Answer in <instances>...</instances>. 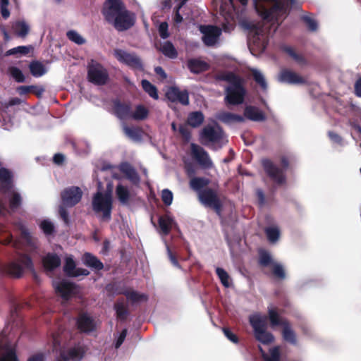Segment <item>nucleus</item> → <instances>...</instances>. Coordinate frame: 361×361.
Instances as JSON below:
<instances>
[{
  "label": "nucleus",
  "instance_id": "nucleus-24",
  "mask_svg": "<svg viewBox=\"0 0 361 361\" xmlns=\"http://www.w3.org/2000/svg\"><path fill=\"white\" fill-rule=\"evenodd\" d=\"M76 288L77 286L74 283L62 281L56 286V291L63 300H68L75 294Z\"/></svg>",
  "mask_w": 361,
  "mask_h": 361
},
{
  "label": "nucleus",
  "instance_id": "nucleus-54",
  "mask_svg": "<svg viewBox=\"0 0 361 361\" xmlns=\"http://www.w3.org/2000/svg\"><path fill=\"white\" fill-rule=\"evenodd\" d=\"M302 20L307 25L308 30L314 32L318 28V24L316 20L307 16H302Z\"/></svg>",
  "mask_w": 361,
  "mask_h": 361
},
{
  "label": "nucleus",
  "instance_id": "nucleus-30",
  "mask_svg": "<svg viewBox=\"0 0 361 361\" xmlns=\"http://www.w3.org/2000/svg\"><path fill=\"white\" fill-rule=\"evenodd\" d=\"M60 257L56 253H47L42 258V264L47 271H53L61 265Z\"/></svg>",
  "mask_w": 361,
  "mask_h": 361
},
{
  "label": "nucleus",
  "instance_id": "nucleus-53",
  "mask_svg": "<svg viewBox=\"0 0 361 361\" xmlns=\"http://www.w3.org/2000/svg\"><path fill=\"white\" fill-rule=\"evenodd\" d=\"M178 131L185 142H190L191 140V132L185 125L180 124L178 128Z\"/></svg>",
  "mask_w": 361,
  "mask_h": 361
},
{
  "label": "nucleus",
  "instance_id": "nucleus-13",
  "mask_svg": "<svg viewBox=\"0 0 361 361\" xmlns=\"http://www.w3.org/2000/svg\"><path fill=\"white\" fill-rule=\"evenodd\" d=\"M114 56L121 63H123L132 69L143 71L142 60L135 53H128L127 51L116 49L114 51Z\"/></svg>",
  "mask_w": 361,
  "mask_h": 361
},
{
  "label": "nucleus",
  "instance_id": "nucleus-20",
  "mask_svg": "<svg viewBox=\"0 0 361 361\" xmlns=\"http://www.w3.org/2000/svg\"><path fill=\"white\" fill-rule=\"evenodd\" d=\"M113 110L116 116L120 120L130 118L132 114L131 103L115 99L113 102Z\"/></svg>",
  "mask_w": 361,
  "mask_h": 361
},
{
  "label": "nucleus",
  "instance_id": "nucleus-19",
  "mask_svg": "<svg viewBox=\"0 0 361 361\" xmlns=\"http://www.w3.org/2000/svg\"><path fill=\"white\" fill-rule=\"evenodd\" d=\"M166 97L171 102H179L184 106H187L190 103L188 90H180L176 86L170 87L166 92Z\"/></svg>",
  "mask_w": 361,
  "mask_h": 361
},
{
  "label": "nucleus",
  "instance_id": "nucleus-4",
  "mask_svg": "<svg viewBox=\"0 0 361 361\" xmlns=\"http://www.w3.org/2000/svg\"><path fill=\"white\" fill-rule=\"evenodd\" d=\"M19 305H15L13 310L11 312L10 321L6 324L3 330H1V361H19L14 348H9L5 353L3 345V340L5 337L15 335L22 326V319L18 314Z\"/></svg>",
  "mask_w": 361,
  "mask_h": 361
},
{
  "label": "nucleus",
  "instance_id": "nucleus-60",
  "mask_svg": "<svg viewBox=\"0 0 361 361\" xmlns=\"http://www.w3.org/2000/svg\"><path fill=\"white\" fill-rule=\"evenodd\" d=\"M9 0H1V18L7 19L10 16V11L8 9Z\"/></svg>",
  "mask_w": 361,
  "mask_h": 361
},
{
  "label": "nucleus",
  "instance_id": "nucleus-22",
  "mask_svg": "<svg viewBox=\"0 0 361 361\" xmlns=\"http://www.w3.org/2000/svg\"><path fill=\"white\" fill-rule=\"evenodd\" d=\"M158 224L159 233L164 236L168 235L173 227L178 228L175 220L168 214L161 215L159 217Z\"/></svg>",
  "mask_w": 361,
  "mask_h": 361
},
{
  "label": "nucleus",
  "instance_id": "nucleus-55",
  "mask_svg": "<svg viewBox=\"0 0 361 361\" xmlns=\"http://www.w3.org/2000/svg\"><path fill=\"white\" fill-rule=\"evenodd\" d=\"M173 193L169 189H164L161 192V200L166 206H169L173 202Z\"/></svg>",
  "mask_w": 361,
  "mask_h": 361
},
{
  "label": "nucleus",
  "instance_id": "nucleus-10",
  "mask_svg": "<svg viewBox=\"0 0 361 361\" xmlns=\"http://www.w3.org/2000/svg\"><path fill=\"white\" fill-rule=\"evenodd\" d=\"M88 80L96 85H104L109 80L107 70L99 63L95 62L87 66Z\"/></svg>",
  "mask_w": 361,
  "mask_h": 361
},
{
  "label": "nucleus",
  "instance_id": "nucleus-34",
  "mask_svg": "<svg viewBox=\"0 0 361 361\" xmlns=\"http://www.w3.org/2000/svg\"><path fill=\"white\" fill-rule=\"evenodd\" d=\"M204 121V116L200 111H192L189 113L186 123L192 128L200 127Z\"/></svg>",
  "mask_w": 361,
  "mask_h": 361
},
{
  "label": "nucleus",
  "instance_id": "nucleus-50",
  "mask_svg": "<svg viewBox=\"0 0 361 361\" xmlns=\"http://www.w3.org/2000/svg\"><path fill=\"white\" fill-rule=\"evenodd\" d=\"M252 75L255 81L261 87V88L266 90L267 89V83L263 75L257 70H253L252 71Z\"/></svg>",
  "mask_w": 361,
  "mask_h": 361
},
{
  "label": "nucleus",
  "instance_id": "nucleus-1",
  "mask_svg": "<svg viewBox=\"0 0 361 361\" xmlns=\"http://www.w3.org/2000/svg\"><path fill=\"white\" fill-rule=\"evenodd\" d=\"M216 78L229 83L225 88L224 102L226 104L237 106L244 102L247 90L244 80L240 76L233 72L227 71L219 73Z\"/></svg>",
  "mask_w": 361,
  "mask_h": 361
},
{
  "label": "nucleus",
  "instance_id": "nucleus-44",
  "mask_svg": "<svg viewBox=\"0 0 361 361\" xmlns=\"http://www.w3.org/2000/svg\"><path fill=\"white\" fill-rule=\"evenodd\" d=\"M33 49V47L31 45L29 46H18L8 50L5 53V56H8L11 55H27L28 54L31 50Z\"/></svg>",
  "mask_w": 361,
  "mask_h": 361
},
{
  "label": "nucleus",
  "instance_id": "nucleus-25",
  "mask_svg": "<svg viewBox=\"0 0 361 361\" xmlns=\"http://www.w3.org/2000/svg\"><path fill=\"white\" fill-rule=\"evenodd\" d=\"M279 80L281 82H286L292 85L306 83L305 78H303L298 73L288 69H283L281 71L279 76Z\"/></svg>",
  "mask_w": 361,
  "mask_h": 361
},
{
  "label": "nucleus",
  "instance_id": "nucleus-26",
  "mask_svg": "<svg viewBox=\"0 0 361 361\" xmlns=\"http://www.w3.org/2000/svg\"><path fill=\"white\" fill-rule=\"evenodd\" d=\"M82 260L86 267L94 271H99L104 269L103 262L90 252H85L82 257Z\"/></svg>",
  "mask_w": 361,
  "mask_h": 361
},
{
  "label": "nucleus",
  "instance_id": "nucleus-39",
  "mask_svg": "<svg viewBox=\"0 0 361 361\" xmlns=\"http://www.w3.org/2000/svg\"><path fill=\"white\" fill-rule=\"evenodd\" d=\"M116 195L119 202L123 204H127L130 198V194L127 187L121 184L117 185Z\"/></svg>",
  "mask_w": 361,
  "mask_h": 361
},
{
  "label": "nucleus",
  "instance_id": "nucleus-57",
  "mask_svg": "<svg viewBox=\"0 0 361 361\" xmlns=\"http://www.w3.org/2000/svg\"><path fill=\"white\" fill-rule=\"evenodd\" d=\"M223 332L225 336L233 343H238L239 342V339L237 335L233 334L229 328L224 327L222 329Z\"/></svg>",
  "mask_w": 361,
  "mask_h": 361
},
{
  "label": "nucleus",
  "instance_id": "nucleus-58",
  "mask_svg": "<svg viewBox=\"0 0 361 361\" xmlns=\"http://www.w3.org/2000/svg\"><path fill=\"white\" fill-rule=\"evenodd\" d=\"M159 33L162 39H166L169 36L168 32V24L166 22H162L159 26Z\"/></svg>",
  "mask_w": 361,
  "mask_h": 361
},
{
  "label": "nucleus",
  "instance_id": "nucleus-49",
  "mask_svg": "<svg viewBox=\"0 0 361 361\" xmlns=\"http://www.w3.org/2000/svg\"><path fill=\"white\" fill-rule=\"evenodd\" d=\"M68 39L78 45H82L85 43V39L76 31L69 30L66 33Z\"/></svg>",
  "mask_w": 361,
  "mask_h": 361
},
{
  "label": "nucleus",
  "instance_id": "nucleus-8",
  "mask_svg": "<svg viewBox=\"0 0 361 361\" xmlns=\"http://www.w3.org/2000/svg\"><path fill=\"white\" fill-rule=\"evenodd\" d=\"M258 264L261 267H270V274L276 280L283 281L286 278V273L283 266L274 261L271 255L266 250L259 252Z\"/></svg>",
  "mask_w": 361,
  "mask_h": 361
},
{
  "label": "nucleus",
  "instance_id": "nucleus-12",
  "mask_svg": "<svg viewBox=\"0 0 361 361\" xmlns=\"http://www.w3.org/2000/svg\"><path fill=\"white\" fill-rule=\"evenodd\" d=\"M135 15L128 11L126 7L117 15L110 23L118 32H123L130 29L135 23Z\"/></svg>",
  "mask_w": 361,
  "mask_h": 361
},
{
  "label": "nucleus",
  "instance_id": "nucleus-46",
  "mask_svg": "<svg viewBox=\"0 0 361 361\" xmlns=\"http://www.w3.org/2000/svg\"><path fill=\"white\" fill-rule=\"evenodd\" d=\"M8 73L14 79V80L17 82H25V77L22 71L16 66H11L8 68Z\"/></svg>",
  "mask_w": 361,
  "mask_h": 361
},
{
  "label": "nucleus",
  "instance_id": "nucleus-27",
  "mask_svg": "<svg viewBox=\"0 0 361 361\" xmlns=\"http://www.w3.org/2000/svg\"><path fill=\"white\" fill-rule=\"evenodd\" d=\"M281 327V336L283 341L290 345H297V334L293 330L290 322L288 321V322L283 324Z\"/></svg>",
  "mask_w": 361,
  "mask_h": 361
},
{
  "label": "nucleus",
  "instance_id": "nucleus-33",
  "mask_svg": "<svg viewBox=\"0 0 361 361\" xmlns=\"http://www.w3.org/2000/svg\"><path fill=\"white\" fill-rule=\"evenodd\" d=\"M268 318L272 327L282 326L283 324L288 322L287 319L281 317L277 308L274 307L268 308Z\"/></svg>",
  "mask_w": 361,
  "mask_h": 361
},
{
  "label": "nucleus",
  "instance_id": "nucleus-43",
  "mask_svg": "<svg viewBox=\"0 0 361 361\" xmlns=\"http://www.w3.org/2000/svg\"><path fill=\"white\" fill-rule=\"evenodd\" d=\"M161 51L164 55L170 58V59H176L178 56V52L174 47L173 44L169 42H166L162 47H161Z\"/></svg>",
  "mask_w": 361,
  "mask_h": 361
},
{
  "label": "nucleus",
  "instance_id": "nucleus-6",
  "mask_svg": "<svg viewBox=\"0 0 361 361\" xmlns=\"http://www.w3.org/2000/svg\"><path fill=\"white\" fill-rule=\"evenodd\" d=\"M281 164L282 169L279 168L272 161L268 159L262 160V162L264 170L267 176L279 185H283L286 182V176L284 173V171L286 170L289 166L288 158L283 156L281 158Z\"/></svg>",
  "mask_w": 361,
  "mask_h": 361
},
{
  "label": "nucleus",
  "instance_id": "nucleus-15",
  "mask_svg": "<svg viewBox=\"0 0 361 361\" xmlns=\"http://www.w3.org/2000/svg\"><path fill=\"white\" fill-rule=\"evenodd\" d=\"M223 136L224 130L218 124H216L215 126H205L200 134L202 144H206V142H219L222 140Z\"/></svg>",
  "mask_w": 361,
  "mask_h": 361
},
{
  "label": "nucleus",
  "instance_id": "nucleus-17",
  "mask_svg": "<svg viewBox=\"0 0 361 361\" xmlns=\"http://www.w3.org/2000/svg\"><path fill=\"white\" fill-rule=\"evenodd\" d=\"M200 31L203 35L204 44L209 47L214 45L221 35V30L216 25H201Z\"/></svg>",
  "mask_w": 361,
  "mask_h": 361
},
{
  "label": "nucleus",
  "instance_id": "nucleus-35",
  "mask_svg": "<svg viewBox=\"0 0 361 361\" xmlns=\"http://www.w3.org/2000/svg\"><path fill=\"white\" fill-rule=\"evenodd\" d=\"M218 118L219 121L226 124L242 123L244 121L243 116L226 111L220 113L218 116Z\"/></svg>",
  "mask_w": 361,
  "mask_h": 361
},
{
  "label": "nucleus",
  "instance_id": "nucleus-41",
  "mask_svg": "<svg viewBox=\"0 0 361 361\" xmlns=\"http://www.w3.org/2000/svg\"><path fill=\"white\" fill-rule=\"evenodd\" d=\"M141 85L143 90L147 93L149 97L154 99H159L158 90L154 85L145 79L142 80Z\"/></svg>",
  "mask_w": 361,
  "mask_h": 361
},
{
  "label": "nucleus",
  "instance_id": "nucleus-45",
  "mask_svg": "<svg viewBox=\"0 0 361 361\" xmlns=\"http://www.w3.org/2000/svg\"><path fill=\"white\" fill-rule=\"evenodd\" d=\"M268 240L270 243H276L280 237V231L276 227H267L264 230Z\"/></svg>",
  "mask_w": 361,
  "mask_h": 361
},
{
  "label": "nucleus",
  "instance_id": "nucleus-56",
  "mask_svg": "<svg viewBox=\"0 0 361 361\" xmlns=\"http://www.w3.org/2000/svg\"><path fill=\"white\" fill-rule=\"evenodd\" d=\"M68 359H79L82 357L83 352L80 348H73L68 350Z\"/></svg>",
  "mask_w": 361,
  "mask_h": 361
},
{
  "label": "nucleus",
  "instance_id": "nucleus-48",
  "mask_svg": "<svg viewBox=\"0 0 361 361\" xmlns=\"http://www.w3.org/2000/svg\"><path fill=\"white\" fill-rule=\"evenodd\" d=\"M216 274L220 279L222 285L226 288L230 286L229 283V275L222 268L217 267L216 269Z\"/></svg>",
  "mask_w": 361,
  "mask_h": 361
},
{
  "label": "nucleus",
  "instance_id": "nucleus-59",
  "mask_svg": "<svg viewBox=\"0 0 361 361\" xmlns=\"http://www.w3.org/2000/svg\"><path fill=\"white\" fill-rule=\"evenodd\" d=\"M65 205H62L59 207V213L61 219L63 221V222L66 224H69V215L67 209L64 207Z\"/></svg>",
  "mask_w": 361,
  "mask_h": 361
},
{
  "label": "nucleus",
  "instance_id": "nucleus-5",
  "mask_svg": "<svg viewBox=\"0 0 361 361\" xmlns=\"http://www.w3.org/2000/svg\"><path fill=\"white\" fill-rule=\"evenodd\" d=\"M249 322L253 329L255 338L264 345H270L274 341V336L267 331V317L259 313L249 317Z\"/></svg>",
  "mask_w": 361,
  "mask_h": 361
},
{
  "label": "nucleus",
  "instance_id": "nucleus-64",
  "mask_svg": "<svg viewBox=\"0 0 361 361\" xmlns=\"http://www.w3.org/2000/svg\"><path fill=\"white\" fill-rule=\"evenodd\" d=\"M127 332H128V331L126 329H124L122 330V331L121 332V334L115 343L116 348H118L123 344V343L126 337Z\"/></svg>",
  "mask_w": 361,
  "mask_h": 361
},
{
  "label": "nucleus",
  "instance_id": "nucleus-63",
  "mask_svg": "<svg viewBox=\"0 0 361 361\" xmlns=\"http://www.w3.org/2000/svg\"><path fill=\"white\" fill-rule=\"evenodd\" d=\"M328 136L329 139L334 143L341 144L343 141L342 137L335 132L329 131Z\"/></svg>",
  "mask_w": 361,
  "mask_h": 361
},
{
  "label": "nucleus",
  "instance_id": "nucleus-3",
  "mask_svg": "<svg viewBox=\"0 0 361 361\" xmlns=\"http://www.w3.org/2000/svg\"><path fill=\"white\" fill-rule=\"evenodd\" d=\"M1 195H4V200L8 206V212H18L23 205L21 194L16 189L13 172L1 166Z\"/></svg>",
  "mask_w": 361,
  "mask_h": 361
},
{
  "label": "nucleus",
  "instance_id": "nucleus-47",
  "mask_svg": "<svg viewBox=\"0 0 361 361\" xmlns=\"http://www.w3.org/2000/svg\"><path fill=\"white\" fill-rule=\"evenodd\" d=\"M39 228L47 235H52L55 231V227L54 224L48 219L42 221L39 224Z\"/></svg>",
  "mask_w": 361,
  "mask_h": 361
},
{
  "label": "nucleus",
  "instance_id": "nucleus-16",
  "mask_svg": "<svg viewBox=\"0 0 361 361\" xmlns=\"http://www.w3.org/2000/svg\"><path fill=\"white\" fill-rule=\"evenodd\" d=\"M82 196V191L78 186L66 188L61 193L63 204L69 207L76 205L81 200Z\"/></svg>",
  "mask_w": 361,
  "mask_h": 361
},
{
  "label": "nucleus",
  "instance_id": "nucleus-14",
  "mask_svg": "<svg viewBox=\"0 0 361 361\" xmlns=\"http://www.w3.org/2000/svg\"><path fill=\"white\" fill-rule=\"evenodd\" d=\"M126 7L122 0H105L101 12L105 20L110 23Z\"/></svg>",
  "mask_w": 361,
  "mask_h": 361
},
{
  "label": "nucleus",
  "instance_id": "nucleus-28",
  "mask_svg": "<svg viewBox=\"0 0 361 361\" xmlns=\"http://www.w3.org/2000/svg\"><path fill=\"white\" fill-rule=\"evenodd\" d=\"M244 116L247 119L261 122L267 119L265 114L255 106H247L244 110Z\"/></svg>",
  "mask_w": 361,
  "mask_h": 361
},
{
  "label": "nucleus",
  "instance_id": "nucleus-29",
  "mask_svg": "<svg viewBox=\"0 0 361 361\" xmlns=\"http://www.w3.org/2000/svg\"><path fill=\"white\" fill-rule=\"evenodd\" d=\"M187 67L191 73L195 74H199L209 69V65L207 62L198 59H188Z\"/></svg>",
  "mask_w": 361,
  "mask_h": 361
},
{
  "label": "nucleus",
  "instance_id": "nucleus-52",
  "mask_svg": "<svg viewBox=\"0 0 361 361\" xmlns=\"http://www.w3.org/2000/svg\"><path fill=\"white\" fill-rule=\"evenodd\" d=\"M76 268L75 262V261L71 258L68 257L66 259V262L63 267V271L66 273V274L71 277V274L73 273Z\"/></svg>",
  "mask_w": 361,
  "mask_h": 361
},
{
  "label": "nucleus",
  "instance_id": "nucleus-38",
  "mask_svg": "<svg viewBox=\"0 0 361 361\" xmlns=\"http://www.w3.org/2000/svg\"><path fill=\"white\" fill-rule=\"evenodd\" d=\"M12 28L14 33L19 37H25L29 32V25L23 20H18L13 24Z\"/></svg>",
  "mask_w": 361,
  "mask_h": 361
},
{
  "label": "nucleus",
  "instance_id": "nucleus-2",
  "mask_svg": "<svg viewBox=\"0 0 361 361\" xmlns=\"http://www.w3.org/2000/svg\"><path fill=\"white\" fill-rule=\"evenodd\" d=\"M210 180L205 177H193L190 180V188L198 192L200 202L206 207H210L219 216L221 215L223 204L219 199L217 192L210 188H207Z\"/></svg>",
  "mask_w": 361,
  "mask_h": 361
},
{
  "label": "nucleus",
  "instance_id": "nucleus-18",
  "mask_svg": "<svg viewBox=\"0 0 361 361\" xmlns=\"http://www.w3.org/2000/svg\"><path fill=\"white\" fill-rule=\"evenodd\" d=\"M190 147L192 157L202 167L211 169L213 166L209 154L204 148L195 143H192Z\"/></svg>",
  "mask_w": 361,
  "mask_h": 361
},
{
  "label": "nucleus",
  "instance_id": "nucleus-23",
  "mask_svg": "<svg viewBox=\"0 0 361 361\" xmlns=\"http://www.w3.org/2000/svg\"><path fill=\"white\" fill-rule=\"evenodd\" d=\"M118 169L131 183L135 185L140 184V178L138 173L128 162L121 163L118 166Z\"/></svg>",
  "mask_w": 361,
  "mask_h": 361
},
{
  "label": "nucleus",
  "instance_id": "nucleus-62",
  "mask_svg": "<svg viewBox=\"0 0 361 361\" xmlns=\"http://www.w3.org/2000/svg\"><path fill=\"white\" fill-rule=\"evenodd\" d=\"M90 274V272L87 269H84V268L78 267V268H75V269L73 271V273H72V274H71V277H78V276H87Z\"/></svg>",
  "mask_w": 361,
  "mask_h": 361
},
{
  "label": "nucleus",
  "instance_id": "nucleus-11",
  "mask_svg": "<svg viewBox=\"0 0 361 361\" xmlns=\"http://www.w3.org/2000/svg\"><path fill=\"white\" fill-rule=\"evenodd\" d=\"M271 3L273 5L270 8L258 6L257 13L263 20L271 22L280 13L288 14L287 6L281 0H274Z\"/></svg>",
  "mask_w": 361,
  "mask_h": 361
},
{
  "label": "nucleus",
  "instance_id": "nucleus-32",
  "mask_svg": "<svg viewBox=\"0 0 361 361\" xmlns=\"http://www.w3.org/2000/svg\"><path fill=\"white\" fill-rule=\"evenodd\" d=\"M118 294L125 295L126 298L132 303H136L141 301H147L148 300V297L146 294L140 293L137 291L130 289L121 290L118 292Z\"/></svg>",
  "mask_w": 361,
  "mask_h": 361
},
{
  "label": "nucleus",
  "instance_id": "nucleus-9",
  "mask_svg": "<svg viewBox=\"0 0 361 361\" xmlns=\"http://www.w3.org/2000/svg\"><path fill=\"white\" fill-rule=\"evenodd\" d=\"M32 271L35 281L38 280V276L35 272L32 260L27 255H22L19 258V262H12L6 267V271L13 278H20L23 274V267Z\"/></svg>",
  "mask_w": 361,
  "mask_h": 361
},
{
  "label": "nucleus",
  "instance_id": "nucleus-40",
  "mask_svg": "<svg viewBox=\"0 0 361 361\" xmlns=\"http://www.w3.org/2000/svg\"><path fill=\"white\" fill-rule=\"evenodd\" d=\"M149 115V110L142 104H138L135 106L134 111H132L130 118L135 121H144Z\"/></svg>",
  "mask_w": 361,
  "mask_h": 361
},
{
  "label": "nucleus",
  "instance_id": "nucleus-42",
  "mask_svg": "<svg viewBox=\"0 0 361 361\" xmlns=\"http://www.w3.org/2000/svg\"><path fill=\"white\" fill-rule=\"evenodd\" d=\"M283 51L288 54L294 61H295L300 65H306L307 61L303 55L299 54L295 52L293 48L288 46L283 47Z\"/></svg>",
  "mask_w": 361,
  "mask_h": 361
},
{
  "label": "nucleus",
  "instance_id": "nucleus-61",
  "mask_svg": "<svg viewBox=\"0 0 361 361\" xmlns=\"http://www.w3.org/2000/svg\"><path fill=\"white\" fill-rule=\"evenodd\" d=\"M33 89H37V86H19L17 87V92L20 95H24L30 93Z\"/></svg>",
  "mask_w": 361,
  "mask_h": 361
},
{
  "label": "nucleus",
  "instance_id": "nucleus-21",
  "mask_svg": "<svg viewBox=\"0 0 361 361\" xmlns=\"http://www.w3.org/2000/svg\"><path fill=\"white\" fill-rule=\"evenodd\" d=\"M78 329L82 333H90L96 329L94 319L87 313H80L76 320Z\"/></svg>",
  "mask_w": 361,
  "mask_h": 361
},
{
  "label": "nucleus",
  "instance_id": "nucleus-36",
  "mask_svg": "<svg viewBox=\"0 0 361 361\" xmlns=\"http://www.w3.org/2000/svg\"><path fill=\"white\" fill-rule=\"evenodd\" d=\"M114 310L116 311L117 318L121 321H126L129 314L127 306L124 304L123 299H119L114 304Z\"/></svg>",
  "mask_w": 361,
  "mask_h": 361
},
{
  "label": "nucleus",
  "instance_id": "nucleus-31",
  "mask_svg": "<svg viewBox=\"0 0 361 361\" xmlns=\"http://www.w3.org/2000/svg\"><path fill=\"white\" fill-rule=\"evenodd\" d=\"M123 131L126 136L135 142H140L142 138L143 130L140 127H129L126 124L123 125Z\"/></svg>",
  "mask_w": 361,
  "mask_h": 361
},
{
  "label": "nucleus",
  "instance_id": "nucleus-37",
  "mask_svg": "<svg viewBox=\"0 0 361 361\" xmlns=\"http://www.w3.org/2000/svg\"><path fill=\"white\" fill-rule=\"evenodd\" d=\"M29 70L31 75L34 77L39 78L47 73L44 65L37 60L32 61L29 64Z\"/></svg>",
  "mask_w": 361,
  "mask_h": 361
},
{
  "label": "nucleus",
  "instance_id": "nucleus-7",
  "mask_svg": "<svg viewBox=\"0 0 361 361\" xmlns=\"http://www.w3.org/2000/svg\"><path fill=\"white\" fill-rule=\"evenodd\" d=\"M92 209L95 213H102L101 220L109 221L111 219L112 197L110 193L97 192L92 198Z\"/></svg>",
  "mask_w": 361,
  "mask_h": 361
},
{
  "label": "nucleus",
  "instance_id": "nucleus-51",
  "mask_svg": "<svg viewBox=\"0 0 361 361\" xmlns=\"http://www.w3.org/2000/svg\"><path fill=\"white\" fill-rule=\"evenodd\" d=\"M265 361H279L280 360V348L275 346L270 350V355H263Z\"/></svg>",
  "mask_w": 361,
  "mask_h": 361
}]
</instances>
